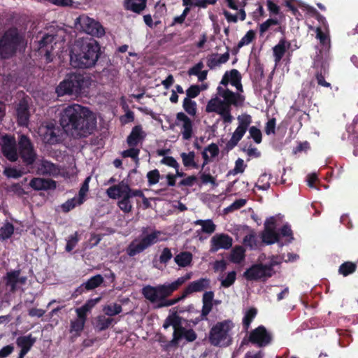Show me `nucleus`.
<instances>
[{
  "label": "nucleus",
  "mask_w": 358,
  "mask_h": 358,
  "mask_svg": "<svg viewBox=\"0 0 358 358\" xmlns=\"http://www.w3.org/2000/svg\"><path fill=\"white\" fill-rule=\"evenodd\" d=\"M184 110L190 115L194 116L196 113V103L194 101L185 97L182 104Z\"/></svg>",
  "instance_id": "45"
},
{
  "label": "nucleus",
  "mask_w": 358,
  "mask_h": 358,
  "mask_svg": "<svg viewBox=\"0 0 358 358\" xmlns=\"http://www.w3.org/2000/svg\"><path fill=\"white\" fill-rule=\"evenodd\" d=\"M229 48L227 47V52L222 55L212 54L207 58V66L213 69L222 64L226 63L229 59Z\"/></svg>",
  "instance_id": "27"
},
{
  "label": "nucleus",
  "mask_w": 358,
  "mask_h": 358,
  "mask_svg": "<svg viewBox=\"0 0 358 358\" xmlns=\"http://www.w3.org/2000/svg\"><path fill=\"white\" fill-rule=\"evenodd\" d=\"M278 24V20L273 18L268 19L266 21L263 22L259 26V32L262 35L264 34L266 31L268 30V29L271 26L277 25Z\"/></svg>",
  "instance_id": "50"
},
{
  "label": "nucleus",
  "mask_w": 358,
  "mask_h": 358,
  "mask_svg": "<svg viewBox=\"0 0 358 358\" xmlns=\"http://www.w3.org/2000/svg\"><path fill=\"white\" fill-rule=\"evenodd\" d=\"M141 232V237L131 241L127 248V254L129 257L135 256L157 243L159 241V236L162 234L160 231H150L149 227H143Z\"/></svg>",
  "instance_id": "8"
},
{
  "label": "nucleus",
  "mask_w": 358,
  "mask_h": 358,
  "mask_svg": "<svg viewBox=\"0 0 358 358\" xmlns=\"http://www.w3.org/2000/svg\"><path fill=\"white\" fill-rule=\"evenodd\" d=\"M237 120L238 125L227 143L228 149L234 148L243 138L252 122V117L248 114H242L238 116Z\"/></svg>",
  "instance_id": "11"
},
{
  "label": "nucleus",
  "mask_w": 358,
  "mask_h": 358,
  "mask_svg": "<svg viewBox=\"0 0 358 358\" xmlns=\"http://www.w3.org/2000/svg\"><path fill=\"white\" fill-rule=\"evenodd\" d=\"M227 73H229V81L231 85L234 86L238 92H242L241 75L239 71L236 69H232L227 71Z\"/></svg>",
  "instance_id": "34"
},
{
  "label": "nucleus",
  "mask_w": 358,
  "mask_h": 358,
  "mask_svg": "<svg viewBox=\"0 0 358 358\" xmlns=\"http://www.w3.org/2000/svg\"><path fill=\"white\" fill-rule=\"evenodd\" d=\"M208 152L210 153V157L213 158L218 155L219 148L215 143L210 144L207 148H205Z\"/></svg>",
  "instance_id": "64"
},
{
  "label": "nucleus",
  "mask_w": 358,
  "mask_h": 358,
  "mask_svg": "<svg viewBox=\"0 0 358 358\" xmlns=\"http://www.w3.org/2000/svg\"><path fill=\"white\" fill-rule=\"evenodd\" d=\"M273 275V268L271 265H264L257 264L248 268L243 273V276L248 280H266Z\"/></svg>",
  "instance_id": "12"
},
{
  "label": "nucleus",
  "mask_w": 358,
  "mask_h": 358,
  "mask_svg": "<svg viewBox=\"0 0 358 358\" xmlns=\"http://www.w3.org/2000/svg\"><path fill=\"white\" fill-rule=\"evenodd\" d=\"M259 243L257 234L254 231H250L243 238V244L251 250L257 248Z\"/></svg>",
  "instance_id": "35"
},
{
  "label": "nucleus",
  "mask_w": 358,
  "mask_h": 358,
  "mask_svg": "<svg viewBox=\"0 0 358 358\" xmlns=\"http://www.w3.org/2000/svg\"><path fill=\"white\" fill-rule=\"evenodd\" d=\"M60 129L52 122H46L38 128V134L43 142L49 144L57 143L59 141Z\"/></svg>",
  "instance_id": "15"
},
{
  "label": "nucleus",
  "mask_w": 358,
  "mask_h": 358,
  "mask_svg": "<svg viewBox=\"0 0 358 358\" xmlns=\"http://www.w3.org/2000/svg\"><path fill=\"white\" fill-rule=\"evenodd\" d=\"M271 339V335L263 326L253 330L250 335V341L259 347L268 345Z\"/></svg>",
  "instance_id": "21"
},
{
  "label": "nucleus",
  "mask_w": 358,
  "mask_h": 358,
  "mask_svg": "<svg viewBox=\"0 0 358 358\" xmlns=\"http://www.w3.org/2000/svg\"><path fill=\"white\" fill-rule=\"evenodd\" d=\"M36 339L31 336V335L21 336L17 339V344L21 348L29 351L31 346L35 343Z\"/></svg>",
  "instance_id": "36"
},
{
  "label": "nucleus",
  "mask_w": 358,
  "mask_h": 358,
  "mask_svg": "<svg viewBox=\"0 0 358 358\" xmlns=\"http://www.w3.org/2000/svg\"><path fill=\"white\" fill-rule=\"evenodd\" d=\"M172 257L173 255L171 250L168 248H165L163 249L159 257L160 262L166 264L172 258Z\"/></svg>",
  "instance_id": "61"
},
{
  "label": "nucleus",
  "mask_w": 358,
  "mask_h": 358,
  "mask_svg": "<svg viewBox=\"0 0 358 358\" xmlns=\"http://www.w3.org/2000/svg\"><path fill=\"white\" fill-rule=\"evenodd\" d=\"M192 276V273L189 272L186 273L184 276H181L178 278L176 280L171 282L175 291L178 289L180 286H181L183 283H185L187 280H189Z\"/></svg>",
  "instance_id": "56"
},
{
  "label": "nucleus",
  "mask_w": 358,
  "mask_h": 358,
  "mask_svg": "<svg viewBox=\"0 0 358 358\" xmlns=\"http://www.w3.org/2000/svg\"><path fill=\"white\" fill-rule=\"evenodd\" d=\"M255 34L252 31H249L247 34L241 39L238 43V47L241 48L245 45H248L254 38Z\"/></svg>",
  "instance_id": "60"
},
{
  "label": "nucleus",
  "mask_w": 358,
  "mask_h": 358,
  "mask_svg": "<svg viewBox=\"0 0 358 358\" xmlns=\"http://www.w3.org/2000/svg\"><path fill=\"white\" fill-rule=\"evenodd\" d=\"M18 123L22 126L27 125L29 118V103L26 99L20 101L16 107Z\"/></svg>",
  "instance_id": "24"
},
{
  "label": "nucleus",
  "mask_w": 358,
  "mask_h": 358,
  "mask_svg": "<svg viewBox=\"0 0 358 358\" xmlns=\"http://www.w3.org/2000/svg\"><path fill=\"white\" fill-rule=\"evenodd\" d=\"M280 234L275 231V220L271 217L264 223V229L262 232V242L270 245L278 242Z\"/></svg>",
  "instance_id": "17"
},
{
  "label": "nucleus",
  "mask_w": 358,
  "mask_h": 358,
  "mask_svg": "<svg viewBox=\"0 0 358 358\" xmlns=\"http://www.w3.org/2000/svg\"><path fill=\"white\" fill-rule=\"evenodd\" d=\"M174 261L180 267L188 266L192 261V255L189 252H180L176 255Z\"/></svg>",
  "instance_id": "32"
},
{
  "label": "nucleus",
  "mask_w": 358,
  "mask_h": 358,
  "mask_svg": "<svg viewBox=\"0 0 358 358\" xmlns=\"http://www.w3.org/2000/svg\"><path fill=\"white\" fill-rule=\"evenodd\" d=\"M55 36L52 34H44L38 41V50L41 54L44 53L46 62H50L52 61V51L54 48Z\"/></svg>",
  "instance_id": "16"
},
{
  "label": "nucleus",
  "mask_w": 358,
  "mask_h": 358,
  "mask_svg": "<svg viewBox=\"0 0 358 358\" xmlns=\"http://www.w3.org/2000/svg\"><path fill=\"white\" fill-rule=\"evenodd\" d=\"M19 153L23 162L27 165L32 164L36 157V154L34 150L33 145L30 140L24 135H21L18 141Z\"/></svg>",
  "instance_id": "14"
},
{
  "label": "nucleus",
  "mask_w": 358,
  "mask_h": 358,
  "mask_svg": "<svg viewBox=\"0 0 358 358\" xmlns=\"http://www.w3.org/2000/svg\"><path fill=\"white\" fill-rule=\"evenodd\" d=\"M245 258V250L242 246H236L231 251V260L234 263H240Z\"/></svg>",
  "instance_id": "41"
},
{
  "label": "nucleus",
  "mask_w": 358,
  "mask_h": 358,
  "mask_svg": "<svg viewBox=\"0 0 358 358\" xmlns=\"http://www.w3.org/2000/svg\"><path fill=\"white\" fill-rule=\"evenodd\" d=\"M210 287V280L206 278H200L197 280L190 282L184 290L182 299L185 298L187 295L194 292H202Z\"/></svg>",
  "instance_id": "23"
},
{
  "label": "nucleus",
  "mask_w": 358,
  "mask_h": 358,
  "mask_svg": "<svg viewBox=\"0 0 358 358\" xmlns=\"http://www.w3.org/2000/svg\"><path fill=\"white\" fill-rule=\"evenodd\" d=\"M99 55L100 47L94 39L80 38L71 48L70 62L74 68H90L96 64Z\"/></svg>",
  "instance_id": "3"
},
{
  "label": "nucleus",
  "mask_w": 358,
  "mask_h": 358,
  "mask_svg": "<svg viewBox=\"0 0 358 358\" xmlns=\"http://www.w3.org/2000/svg\"><path fill=\"white\" fill-rule=\"evenodd\" d=\"M27 280V278L26 276H20V270H15L7 273L6 284L10 287V292H15L17 289L18 285H24Z\"/></svg>",
  "instance_id": "22"
},
{
  "label": "nucleus",
  "mask_w": 358,
  "mask_h": 358,
  "mask_svg": "<svg viewBox=\"0 0 358 358\" xmlns=\"http://www.w3.org/2000/svg\"><path fill=\"white\" fill-rule=\"evenodd\" d=\"M161 163L166 164L169 166L173 167L177 169L179 167V164L177 161L173 157H164L162 160Z\"/></svg>",
  "instance_id": "63"
},
{
  "label": "nucleus",
  "mask_w": 358,
  "mask_h": 358,
  "mask_svg": "<svg viewBox=\"0 0 358 358\" xmlns=\"http://www.w3.org/2000/svg\"><path fill=\"white\" fill-rule=\"evenodd\" d=\"M196 225L201 226V229L203 232L207 234H212L215 231V224L211 220H198L194 222Z\"/></svg>",
  "instance_id": "40"
},
{
  "label": "nucleus",
  "mask_w": 358,
  "mask_h": 358,
  "mask_svg": "<svg viewBox=\"0 0 358 358\" xmlns=\"http://www.w3.org/2000/svg\"><path fill=\"white\" fill-rule=\"evenodd\" d=\"M24 45V37L19 31L16 28L9 29L0 38V55L4 59L9 58Z\"/></svg>",
  "instance_id": "6"
},
{
  "label": "nucleus",
  "mask_w": 358,
  "mask_h": 358,
  "mask_svg": "<svg viewBox=\"0 0 358 358\" xmlns=\"http://www.w3.org/2000/svg\"><path fill=\"white\" fill-rule=\"evenodd\" d=\"M210 251L217 252L219 250H228L233 244L232 238L224 234H215L210 240Z\"/></svg>",
  "instance_id": "20"
},
{
  "label": "nucleus",
  "mask_w": 358,
  "mask_h": 358,
  "mask_svg": "<svg viewBox=\"0 0 358 358\" xmlns=\"http://www.w3.org/2000/svg\"><path fill=\"white\" fill-rule=\"evenodd\" d=\"M90 177H87L84 180L80 189L78 193V203H83L85 201V197L86 196V194L89 191V182L90 181Z\"/></svg>",
  "instance_id": "48"
},
{
  "label": "nucleus",
  "mask_w": 358,
  "mask_h": 358,
  "mask_svg": "<svg viewBox=\"0 0 358 358\" xmlns=\"http://www.w3.org/2000/svg\"><path fill=\"white\" fill-rule=\"evenodd\" d=\"M246 203V200L244 199H240L236 200L234 203H232L229 206H228L225 210L227 212H231L241 208L243 207Z\"/></svg>",
  "instance_id": "58"
},
{
  "label": "nucleus",
  "mask_w": 358,
  "mask_h": 358,
  "mask_svg": "<svg viewBox=\"0 0 358 358\" xmlns=\"http://www.w3.org/2000/svg\"><path fill=\"white\" fill-rule=\"evenodd\" d=\"M91 84L90 79L81 74H69L56 88L59 96L85 93Z\"/></svg>",
  "instance_id": "5"
},
{
  "label": "nucleus",
  "mask_w": 358,
  "mask_h": 358,
  "mask_svg": "<svg viewBox=\"0 0 358 358\" xmlns=\"http://www.w3.org/2000/svg\"><path fill=\"white\" fill-rule=\"evenodd\" d=\"M3 174L8 178H18L24 174V172L15 168H6Z\"/></svg>",
  "instance_id": "51"
},
{
  "label": "nucleus",
  "mask_w": 358,
  "mask_h": 358,
  "mask_svg": "<svg viewBox=\"0 0 358 358\" xmlns=\"http://www.w3.org/2000/svg\"><path fill=\"white\" fill-rule=\"evenodd\" d=\"M2 152L3 155L11 162H15L18 159V152L15 139L8 135L3 136Z\"/></svg>",
  "instance_id": "18"
},
{
  "label": "nucleus",
  "mask_w": 358,
  "mask_h": 358,
  "mask_svg": "<svg viewBox=\"0 0 358 358\" xmlns=\"http://www.w3.org/2000/svg\"><path fill=\"white\" fill-rule=\"evenodd\" d=\"M85 324V321L78 318L71 321L70 332L74 333L76 336H80L84 329Z\"/></svg>",
  "instance_id": "46"
},
{
  "label": "nucleus",
  "mask_w": 358,
  "mask_h": 358,
  "mask_svg": "<svg viewBox=\"0 0 358 358\" xmlns=\"http://www.w3.org/2000/svg\"><path fill=\"white\" fill-rule=\"evenodd\" d=\"M245 5V0H243V1L238 4V8H240V9H238V12L235 15L231 14L228 10H224L223 15H224L227 22L236 23L238 20L244 21L246 18V13L244 10Z\"/></svg>",
  "instance_id": "29"
},
{
  "label": "nucleus",
  "mask_w": 358,
  "mask_h": 358,
  "mask_svg": "<svg viewBox=\"0 0 358 358\" xmlns=\"http://www.w3.org/2000/svg\"><path fill=\"white\" fill-rule=\"evenodd\" d=\"M290 43L285 39H281L279 43L273 48V53L275 64H278L284 56L286 50L289 48Z\"/></svg>",
  "instance_id": "30"
},
{
  "label": "nucleus",
  "mask_w": 358,
  "mask_h": 358,
  "mask_svg": "<svg viewBox=\"0 0 358 358\" xmlns=\"http://www.w3.org/2000/svg\"><path fill=\"white\" fill-rule=\"evenodd\" d=\"M59 122L64 130L75 138L87 136L96 127L94 113L88 108L76 103L62 110Z\"/></svg>",
  "instance_id": "1"
},
{
  "label": "nucleus",
  "mask_w": 358,
  "mask_h": 358,
  "mask_svg": "<svg viewBox=\"0 0 358 358\" xmlns=\"http://www.w3.org/2000/svg\"><path fill=\"white\" fill-rule=\"evenodd\" d=\"M95 303L92 301H87L83 306L77 308L76 312L78 315V319L83 320L86 322L87 314L91 310Z\"/></svg>",
  "instance_id": "39"
},
{
  "label": "nucleus",
  "mask_w": 358,
  "mask_h": 358,
  "mask_svg": "<svg viewBox=\"0 0 358 358\" xmlns=\"http://www.w3.org/2000/svg\"><path fill=\"white\" fill-rule=\"evenodd\" d=\"M229 80V73L226 71L217 88L216 96L207 102L205 108L207 113L218 115L219 120L226 125L230 124L234 120L231 106H241L245 99L241 94L235 93L227 87L230 83Z\"/></svg>",
  "instance_id": "2"
},
{
  "label": "nucleus",
  "mask_w": 358,
  "mask_h": 358,
  "mask_svg": "<svg viewBox=\"0 0 358 358\" xmlns=\"http://www.w3.org/2000/svg\"><path fill=\"white\" fill-rule=\"evenodd\" d=\"M37 171L38 174L53 177L58 176L60 173L57 166L47 160H42L38 164Z\"/></svg>",
  "instance_id": "26"
},
{
  "label": "nucleus",
  "mask_w": 358,
  "mask_h": 358,
  "mask_svg": "<svg viewBox=\"0 0 358 358\" xmlns=\"http://www.w3.org/2000/svg\"><path fill=\"white\" fill-rule=\"evenodd\" d=\"M160 177L159 172L157 169H155L149 171L147 173V178L148 180L149 185H153L157 184L159 182Z\"/></svg>",
  "instance_id": "53"
},
{
  "label": "nucleus",
  "mask_w": 358,
  "mask_h": 358,
  "mask_svg": "<svg viewBox=\"0 0 358 358\" xmlns=\"http://www.w3.org/2000/svg\"><path fill=\"white\" fill-rule=\"evenodd\" d=\"M200 92V89L198 85H192L186 90L187 97L189 99L196 97Z\"/></svg>",
  "instance_id": "62"
},
{
  "label": "nucleus",
  "mask_w": 358,
  "mask_h": 358,
  "mask_svg": "<svg viewBox=\"0 0 358 358\" xmlns=\"http://www.w3.org/2000/svg\"><path fill=\"white\" fill-rule=\"evenodd\" d=\"M250 136L253 138L256 143L262 142V132L256 127H251L249 129Z\"/></svg>",
  "instance_id": "57"
},
{
  "label": "nucleus",
  "mask_w": 358,
  "mask_h": 358,
  "mask_svg": "<svg viewBox=\"0 0 358 358\" xmlns=\"http://www.w3.org/2000/svg\"><path fill=\"white\" fill-rule=\"evenodd\" d=\"M169 327L173 329V338L171 341L173 345H178L182 338L188 342H192L196 338V334L192 329H187L182 327V318L176 313L169 315L165 319L163 327L166 329Z\"/></svg>",
  "instance_id": "7"
},
{
  "label": "nucleus",
  "mask_w": 358,
  "mask_h": 358,
  "mask_svg": "<svg viewBox=\"0 0 358 358\" xmlns=\"http://www.w3.org/2000/svg\"><path fill=\"white\" fill-rule=\"evenodd\" d=\"M236 273L235 271L229 272L227 276L222 280V287H229L234 284L236 280Z\"/></svg>",
  "instance_id": "52"
},
{
  "label": "nucleus",
  "mask_w": 358,
  "mask_h": 358,
  "mask_svg": "<svg viewBox=\"0 0 358 358\" xmlns=\"http://www.w3.org/2000/svg\"><path fill=\"white\" fill-rule=\"evenodd\" d=\"M356 265L351 262L343 264L339 268V272L344 276L352 273L356 269Z\"/></svg>",
  "instance_id": "49"
},
{
  "label": "nucleus",
  "mask_w": 358,
  "mask_h": 358,
  "mask_svg": "<svg viewBox=\"0 0 358 358\" xmlns=\"http://www.w3.org/2000/svg\"><path fill=\"white\" fill-rule=\"evenodd\" d=\"M180 157L182 160V163L185 166H192L194 168L197 167V164L194 162L195 153L192 151L188 153L182 152Z\"/></svg>",
  "instance_id": "44"
},
{
  "label": "nucleus",
  "mask_w": 358,
  "mask_h": 358,
  "mask_svg": "<svg viewBox=\"0 0 358 358\" xmlns=\"http://www.w3.org/2000/svg\"><path fill=\"white\" fill-rule=\"evenodd\" d=\"M257 315V310L254 308L249 309L246 311L243 320V324L245 329H248L252 322V320Z\"/></svg>",
  "instance_id": "47"
},
{
  "label": "nucleus",
  "mask_w": 358,
  "mask_h": 358,
  "mask_svg": "<svg viewBox=\"0 0 358 358\" xmlns=\"http://www.w3.org/2000/svg\"><path fill=\"white\" fill-rule=\"evenodd\" d=\"M14 232V227L10 222H6L0 228V241L9 238Z\"/></svg>",
  "instance_id": "42"
},
{
  "label": "nucleus",
  "mask_w": 358,
  "mask_h": 358,
  "mask_svg": "<svg viewBox=\"0 0 358 358\" xmlns=\"http://www.w3.org/2000/svg\"><path fill=\"white\" fill-rule=\"evenodd\" d=\"M140 150L135 147H130L129 149L124 150L122 153L123 157H131L134 159L138 160V155Z\"/></svg>",
  "instance_id": "54"
},
{
  "label": "nucleus",
  "mask_w": 358,
  "mask_h": 358,
  "mask_svg": "<svg viewBox=\"0 0 358 358\" xmlns=\"http://www.w3.org/2000/svg\"><path fill=\"white\" fill-rule=\"evenodd\" d=\"M126 5L128 9L140 13L145 7V0H126Z\"/></svg>",
  "instance_id": "38"
},
{
  "label": "nucleus",
  "mask_w": 358,
  "mask_h": 358,
  "mask_svg": "<svg viewBox=\"0 0 358 358\" xmlns=\"http://www.w3.org/2000/svg\"><path fill=\"white\" fill-rule=\"evenodd\" d=\"M78 242V233L76 232L73 235H71L66 245V250L67 252H71L76 245Z\"/></svg>",
  "instance_id": "59"
},
{
  "label": "nucleus",
  "mask_w": 358,
  "mask_h": 358,
  "mask_svg": "<svg viewBox=\"0 0 358 358\" xmlns=\"http://www.w3.org/2000/svg\"><path fill=\"white\" fill-rule=\"evenodd\" d=\"M74 26L77 30L94 36L100 37L105 33L103 27L99 22L85 14L76 18Z\"/></svg>",
  "instance_id": "10"
},
{
  "label": "nucleus",
  "mask_w": 358,
  "mask_h": 358,
  "mask_svg": "<svg viewBox=\"0 0 358 358\" xmlns=\"http://www.w3.org/2000/svg\"><path fill=\"white\" fill-rule=\"evenodd\" d=\"M81 203H78V197H74L71 199L66 201L64 203L62 204V208L64 212H69L73 208H75L77 205H80Z\"/></svg>",
  "instance_id": "55"
},
{
  "label": "nucleus",
  "mask_w": 358,
  "mask_h": 358,
  "mask_svg": "<svg viewBox=\"0 0 358 358\" xmlns=\"http://www.w3.org/2000/svg\"><path fill=\"white\" fill-rule=\"evenodd\" d=\"M175 291L171 282H166L157 286L146 285L142 289V294L156 308L169 307L177 303L180 299L168 300L166 298Z\"/></svg>",
  "instance_id": "4"
},
{
  "label": "nucleus",
  "mask_w": 358,
  "mask_h": 358,
  "mask_svg": "<svg viewBox=\"0 0 358 358\" xmlns=\"http://www.w3.org/2000/svg\"><path fill=\"white\" fill-rule=\"evenodd\" d=\"M118 198H122L121 200L118 201L119 208L124 213H129L132 210V203L130 201V199L126 194H122L120 192L117 193Z\"/></svg>",
  "instance_id": "37"
},
{
  "label": "nucleus",
  "mask_w": 358,
  "mask_h": 358,
  "mask_svg": "<svg viewBox=\"0 0 358 358\" xmlns=\"http://www.w3.org/2000/svg\"><path fill=\"white\" fill-rule=\"evenodd\" d=\"M103 282V278L101 275L98 274L92 277L86 282L83 283L80 287V289L92 290L99 287Z\"/></svg>",
  "instance_id": "33"
},
{
  "label": "nucleus",
  "mask_w": 358,
  "mask_h": 358,
  "mask_svg": "<svg viewBox=\"0 0 358 358\" xmlns=\"http://www.w3.org/2000/svg\"><path fill=\"white\" fill-rule=\"evenodd\" d=\"M29 185L36 190L51 189L56 187L55 181L41 178H33Z\"/></svg>",
  "instance_id": "28"
},
{
  "label": "nucleus",
  "mask_w": 358,
  "mask_h": 358,
  "mask_svg": "<svg viewBox=\"0 0 358 358\" xmlns=\"http://www.w3.org/2000/svg\"><path fill=\"white\" fill-rule=\"evenodd\" d=\"M126 194L129 199L133 196L144 197V194L140 189H131L127 183L122 181L117 185L110 187L106 190V194L110 199H116L118 198L117 193Z\"/></svg>",
  "instance_id": "13"
},
{
  "label": "nucleus",
  "mask_w": 358,
  "mask_h": 358,
  "mask_svg": "<svg viewBox=\"0 0 358 358\" xmlns=\"http://www.w3.org/2000/svg\"><path fill=\"white\" fill-rule=\"evenodd\" d=\"M146 136V133L141 125L135 126L127 138L129 147H136L141 143Z\"/></svg>",
  "instance_id": "25"
},
{
  "label": "nucleus",
  "mask_w": 358,
  "mask_h": 358,
  "mask_svg": "<svg viewBox=\"0 0 358 358\" xmlns=\"http://www.w3.org/2000/svg\"><path fill=\"white\" fill-rule=\"evenodd\" d=\"M176 126L180 128V132L185 140H189L192 136V121L184 113H177Z\"/></svg>",
  "instance_id": "19"
},
{
  "label": "nucleus",
  "mask_w": 358,
  "mask_h": 358,
  "mask_svg": "<svg viewBox=\"0 0 358 358\" xmlns=\"http://www.w3.org/2000/svg\"><path fill=\"white\" fill-rule=\"evenodd\" d=\"M103 310L105 313V315L110 317L120 313L122 310V308L120 304L110 303L109 305L105 306Z\"/></svg>",
  "instance_id": "43"
},
{
  "label": "nucleus",
  "mask_w": 358,
  "mask_h": 358,
  "mask_svg": "<svg viewBox=\"0 0 358 358\" xmlns=\"http://www.w3.org/2000/svg\"><path fill=\"white\" fill-rule=\"evenodd\" d=\"M233 327L231 321L217 322L213 326L209 334V341L214 346L225 347L231 343L230 331Z\"/></svg>",
  "instance_id": "9"
},
{
  "label": "nucleus",
  "mask_w": 358,
  "mask_h": 358,
  "mask_svg": "<svg viewBox=\"0 0 358 358\" xmlns=\"http://www.w3.org/2000/svg\"><path fill=\"white\" fill-rule=\"evenodd\" d=\"M114 320L105 315H99L94 318L93 322L94 327L98 331H102L108 329L113 322Z\"/></svg>",
  "instance_id": "31"
}]
</instances>
